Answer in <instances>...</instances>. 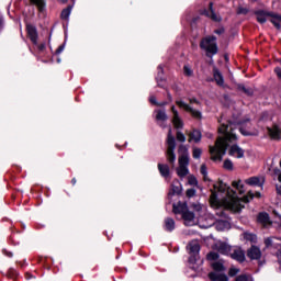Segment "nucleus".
Listing matches in <instances>:
<instances>
[{
  "instance_id": "4c0bfd02",
  "label": "nucleus",
  "mask_w": 281,
  "mask_h": 281,
  "mask_svg": "<svg viewBox=\"0 0 281 281\" xmlns=\"http://www.w3.org/2000/svg\"><path fill=\"white\" fill-rule=\"evenodd\" d=\"M201 175H203L204 180L207 179V167H205V165L201 166Z\"/></svg>"
},
{
  "instance_id": "7c9ffc66",
  "label": "nucleus",
  "mask_w": 281,
  "mask_h": 281,
  "mask_svg": "<svg viewBox=\"0 0 281 281\" xmlns=\"http://www.w3.org/2000/svg\"><path fill=\"white\" fill-rule=\"evenodd\" d=\"M70 14H71V7H68L61 11V19L67 21V19H69Z\"/></svg>"
},
{
  "instance_id": "0eeeda50",
  "label": "nucleus",
  "mask_w": 281,
  "mask_h": 281,
  "mask_svg": "<svg viewBox=\"0 0 281 281\" xmlns=\"http://www.w3.org/2000/svg\"><path fill=\"white\" fill-rule=\"evenodd\" d=\"M182 218H183L184 225H187V227H192V226L196 225V217L194 216V213H192L190 211L183 212Z\"/></svg>"
},
{
  "instance_id": "864d4df0",
  "label": "nucleus",
  "mask_w": 281,
  "mask_h": 281,
  "mask_svg": "<svg viewBox=\"0 0 281 281\" xmlns=\"http://www.w3.org/2000/svg\"><path fill=\"white\" fill-rule=\"evenodd\" d=\"M166 104H168V102H160V103H157V106H166Z\"/></svg>"
},
{
  "instance_id": "39448f33",
  "label": "nucleus",
  "mask_w": 281,
  "mask_h": 281,
  "mask_svg": "<svg viewBox=\"0 0 281 281\" xmlns=\"http://www.w3.org/2000/svg\"><path fill=\"white\" fill-rule=\"evenodd\" d=\"M175 148H177V143L175 142V136H172V128H169L167 136V159L169 164H175V161H177Z\"/></svg>"
},
{
  "instance_id": "7ed1b4c3",
  "label": "nucleus",
  "mask_w": 281,
  "mask_h": 281,
  "mask_svg": "<svg viewBox=\"0 0 281 281\" xmlns=\"http://www.w3.org/2000/svg\"><path fill=\"white\" fill-rule=\"evenodd\" d=\"M179 167L177 168V175L180 179H183L190 173V170L188 169V166L190 165V155H188V148L183 145L179 147Z\"/></svg>"
},
{
  "instance_id": "ddd939ff",
  "label": "nucleus",
  "mask_w": 281,
  "mask_h": 281,
  "mask_svg": "<svg viewBox=\"0 0 281 281\" xmlns=\"http://www.w3.org/2000/svg\"><path fill=\"white\" fill-rule=\"evenodd\" d=\"M188 249H189V254L191 256H198L199 251H201V245L199 244V240H192L189 245H188Z\"/></svg>"
},
{
  "instance_id": "9d476101",
  "label": "nucleus",
  "mask_w": 281,
  "mask_h": 281,
  "mask_svg": "<svg viewBox=\"0 0 281 281\" xmlns=\"http://www.w3.org/2000/svg\"><path fill=\"white\" fill-rule=\"evenodd\" d=\"M228 155H231V157H236V159H243V157H245V150L238 145H233L228 150Z\"/></svg>"
},
{
  "instance_id": "f704fd0d",
  "label": "nucleus",
  "mask_w": 281,
  "mask_h": 281,
  "mask_svg": "<svg viewBox=\"0 0 281 281\" xmlns=\"http://www.w3.org/2000/svg\"><path fill=\"white\" fill-rule=\"evenodd\" d=\"M224 168L225 170H234V162H232L229 159H226L224 161Z\"/></svg>"
},
{
  "instance_id": "052dcab7",
  "label": "nucleus",
  "mask_w": 281,
  "mask_h": 281,
  "mask_svg": "<svg viewBox=\"0 0 281 281\" xmlns=\"http://www.w3.org/2000/svg\"><path fill=\"white\" fill-rule=\"evenodd\" d=\"M194 260H195V259H194V258H192V257L189 259V261H191V262H194Z\"/></svg>"
},
{
  "instance_id": "f3484780",
  "label": "nucleus",
  "mask_w": 281,
  "mask_h": 281,
  "mask_svg": "<svg viewBox=\"0 0 281 281\" xmlns=\"http://www.w3.org/2000/svg\"><path fill=\"white\" fill-rule=\"evenodd\" d=\"M209 278L211 281H229V278H227L225 273L218 272L209 273Z\"/></svg>"
},
{
  "instance_id": "2eb2a0df",
  "label": "nucleus",
  "mask_w": 281,
  "mask_h": 281,
  "mask_svg": "<svg viewBox=\"0 0 281 281\" xmlns=\"http://www.w3.org/2000/svg\"><path fill=\"white\" fill-rule=\"evenodd\" d=\"M268 134L272 139H280L281 138V130L278 127V125H274L272 127H268Z\"/></svg>"
},
{
  "instance_id": "79ce46f5",
  "label": "nucleus",
  "mask_w": 281,
  "mask_h": 281,
  "mask_svg": "<svg viewBox=\"0 0 281 281\" xmlns=\"http://www.w3.org/2000/svg\"><path fill=\"white\" fill-rule=\"evenodd\" d=\"M183 70L186 76H192V68H190L189 66H184Z\"/></svg>"
},
{
  "instance_id": "473e14b6",
  "label": "nucleus",
  "mask_w": 281,
  "mask_h": 281,
  "mask_svg": "<svg viewBox=\"0 0 281 281\" xmlns=\"http://www.w3.org/2000/svg\"><path fill=\"white\" fill-rule=\"evenodd\" d=\"M239 91H243L244 93H246L247 95H251L254 93V90H251L250 88H246L243 85L238 86Z\"/></svg>"
},
{
  "instance_id": "9b49d317",
  "label": "nucleus",
  "mask_w": 281,
  "mask_h": 281,
  "mask_svg": "<svg viewBox=\"0 0 281 281\" xmlns=\"http://www.w3.org/2000/svg\"><path fill=\"white\" fill-rule=\"evenodd\" d=\"M248 186H257L258 188H262L265 186L263 177H251L246 180Z\"/></svg>"
},
{
  "instance_id": "a19ab883",
  "label": "nucleus",
  "mask_w": 281,
  "mask_h": 281,
  "mask_svg": "<svg viewBox=\"0 0 281 281\" xmlns=\"http://www.w3.org/2000/svg\"><path fill=\"white\" fill-rule=\"evenodd\" d=\"M207 259H209V260H218V254H216V252H210V254L207 255Z\"/></svg>"
},
{
  "instance_id": "6e6d98bb",
  "label": "nucleus",
  "mask_w": 281,
  "mask_h": 281,
  "mask_svg": "<svg viewBox=\"0 0 281 281\" xmlns=\"http://www.w3.org/2000/svg\"><path fill=\"white\" fill-rule=\"evenodd\" d=\"M3 27V20L0 19V30Z\"/></svg>"
},
{
  "instance_id": "6e6552de",
  "label": "nucleus",
  "mask_w": 281,
  "mask_h": 281,
  "mask_svg": "<svg viewBox=\"0 0 281 281\" xmlns=\"http://www.w3.org/2000/svg\"><path fill=\"white\" fill-rule=\"evenodd\" d=\"M247 256L250 258V260H260V258H262V251L258 246H251L247 250Z\"/></svg>"
},
{
  "instance_id": "20e7f679",
  "label": "nucleus",
  "mask_w": 281,
  "mask_h": 281,
  "mask_svg": "<svg viewBox=\"0 0 281 281\" xmlns=\"http://www.w3.org/2000/svg\"><path fill=\"white\" fill-rule=\"evenodd\" d=\"M176 104H178L180 109H184V111L190 113L195 120H201L202 114L201 110H199V108L201 106V102H199V100L190 99V104H187L183 101H177Z\"/></svg>"
},
{
  "instance_id": "49530a36",
  "label": "nucleus",
  "mask_w": 281,
  "mask_h": 281,
  "mask_svg": "<svg viewBox=\"0 0 281 281\" xmlns=\"http://www.w3.org/2000/svg\"><path fill=\"white\" fill-rule=\"evenodd\" d=\"M149 102H150L151 104H156V106H157V104H158L157 98H155L154 95H151V97L149 98Z\"/></svg>"
},
{
  "instance_id": "58836bf2",
  "label": "nucleus",
  "mask_w": 281,
  "mask_h": 281,
  "mask_svg": "<svg viewBox=\"0 0 281 281\" xmlns=\"http://www.w3.org/2000/svg\"><path fill=\"white\" fill-rule=\"evenodd\" d=\"M177 139L178 142H186V135L181 132H177Z\"/></svg>"
},
{
  "instance_id": "b1692460",
  "label": "nucleus",
  "mask_w": 281,
  "mask_h": 281,
  "mask_svg": "<svg viewBox=\"0 0 281 281\" xmlns=\"http://www.w3.org/2000/svg\"><path fill=\"white\" fill-rule=\"evenodd\" d=\"M213 76L216 85H218L220 87H223V85H225V80L223 79V75L221 74V71L215 69Z\"/></svg>"
},
{
  "instance_id": "5fc2aeb1",
  "label": "nucleus",
  "mask_w": 281,
  "mask_h": 281,
  "mask_svg": "<svg viewBox=\"0 0 281 281\" xmlns=\"http://www.w3.org/2000/svg\"><path fill=\"white\" fill-rule=\"evenodd\" d=\"M223 32H224L223 29H222V30H216V31H215V34H223Z\"/></svg>"
},
{
  "instance_id": "ea45409f",
  "label": "nucleus",
  "mask_w": 281,
  "mask_h": 281,
  "mask_svg": "<svg viewBox=\"0 0 281 281\" xmlns=\"http://www.w3.org/2000/svg\"><path fill=\"white\" fill-rule=\"evenodd\" d=\"M201 149L200 148H194L193 149V157L194 159H199L201 157Z\"/></svg>"
},
{
  "instance_id": "37998d69",
  "label": "nucleus",
  "mask_w": 281,
  "mask_h": 281,
  "mask_svg": "<svg viewBox=\"0 0 281 281\" xmlns=\"http://www.w3.org/2000/svg\"><path fill=\"white\" fill-rule=\"evenodd\" d=\"M190 186H196V178L194 176H189Z\"/></svg>"
},
{
  "instance_id": "f8f14e48",
  "label": "nucleus",
  "mask_w": 281,
  "mask_h": 281,
  "mask_svg": "<svg viewBox=\"0 0 281 281\" xmlns=\"http://www.w3.org/2000/svg\"><path fill=\"white\" fill-rule=\"evenodd\" d=\"M276 15H277L276 13H269V12H265V11H257L256 12L258 23H267V18L268 16H270V20H271Z\"/></svg>"
},
{
  "instance_id": "dca6fc26",
  "label": "nucleus",
  "mask_w": 281,
  "mask_h": 281,
  "mask_svg": "<svg viewBox=\"0 0 281 281\" xmlns=\"http://www.w3.org/2000/svg\"><path fill=\"white\" fill-rule=\"evenodd\" d=\"M26 30H27V34H29L32 43L36 44L38 41V33H36V27H34L32 25H27Z\"/></svg>"
},
{
  "instance_id": "680f3d73",
  "label": "nucleus",
  "mask_w": 281,
  "mask_h": 281,
  "mask_svg": "<svg viewBox=\"0 0 281 281\" xmlns=\"http://www.w3.org/2000/svg\"><path fill=\"white\" fill-rule=\"evenodd\" d=\"M173 212H175V214H177V212H178V211H177V207H175V206H173Z\"/></svg>"
},
{
  "instance_id": "4be33fe9",
  "label": "nucleus",
  "mask_w": 281,
  "mask_h": 281,
  "mask_svg": "<svg viewBox=\"0 0 281 281\" xmlns=\"http://www.w3.org/2000/svg\"><path fill=\"white\" fill-rule=\"evenodd\" d=\"M189 142L199 144V142H201V132H199V130H193L191 133H189Z\"/></svg>"
},
{
  "instance_id": "8fccbe9b",
  "label": "nucleus",
  "mask_w": 281,
  "mask_h": 281,
  "mask_svg": "<svg viewBox=\"0 0 281 281\" xmlns=\"http://www.w3.org/2000/svg\"><path fill=\"white\" fill-rule=\"evenodd\" d=\"M271 243H273L271 238H267L265 240V244H266L267 247H271Z\"/></svg>"
},
{
  "instance_id": "603ef678",
  "label": "nucleus",
  "mask_w": 281,
  "mask_h": 281,
  "mask_svg": "<svg viewBox=\"0 0 281 281\" xmlns=\"http://www.w3.org/2000/svg\"><path fill=\"white\" fill-rule=\"evenodd\" d=\"M277 194H280L281 196V186H277Z\"/></svg>"
},
{
  "instance_id": "c03bdc74",
  "label": "nucleus",
  "mask_w": 281,
  "mask_h": 281,
  "mask_svg": "<svg viewBox=\"0 0 281 281\" xmlns=\"http://www.w3.org/2000/svg\"><path fill=\"white\" fill-rule=\"evenodd\" d=\"M196 194V191L194 189H188L187 190V196L192 198Z\"/></svg>"
},
{
  "instance_id": "c9c22d12",
  "label": "nucleus",
  "mask_w": 281,
  "mask_h": 281,
  "mask_svg": "<svg viewBox=\"0 0 281 281\" xmlns=\"http://www.w3.org/2000/svg\"><path fill=\"white\" fill-rule=\"evenodd\" d=\"M233 188H236L237 190H239L240 194H243V181H234L233 182Z\"/></svg>"
},
{
  "instance_id": "a18cd8bd",
  "label": "nucleus",
  "mask_w": 281,
  "mask_h": 281,
  "mask_svg": "<svg viewBox=\"0 0 281 281\" xmlns=\"http://www.w3.org/2000/svg\"><path fill=\"white\" fill-rule=\"evenodd\" d=\"M248 195H249L250 199H254V196H257V199H260V196H262L260 192H256V193L254 194V193H251V191L248 192Z\"/></svg>"
},
{
  "instance_id": "f257e3e1",
  "label": "nucleus",
  "mask_w": 281,
  "mask_h": 281,
  "mask_svg": "<svg viewBox=\"0 0 281 281\" xmlns=\"http://www.w3.org/2000/svg\"><path fill=\"white\" fill-rule=\"evenodd\" d=\"M214 190L210 196V204L212 207H225L231 212H240L245 207V203H249V196L238 199L236 192L229 189L223 181L214 184Z\"/></svg>"
},
{
  "instance_id": "e2e57ef3",
  "label": "nucleus",
  "mask_w": 281,
  "mask_h": 281,
  "mask_svg": "<svg viewBox=\"0 0 281 281\" xmlns=\"http://www.w3.org/2000/svg\"><path fill=\"white\" fill-rule=\"evenodd\" d=\"M59 1H61V3H67V0H59Z\"/></svg>"
},
{
  "instance_id": "0e129e2a",
  "label": "nucleus",
  "mask_w": 281,
  "mask_h": 281,
  "mask_svg": "<svg viewBox=\"0 0 281 281\" xmlns=\"http://www.w3.org/2000/svg\"><path fill=\"white\" fill-rule=\"evenodd\" d=\"M207 137H212V134H209Z\"/></svg>"
},
{
  "instance_id": "a878e982",
  "label": "nucleus",
  "mask_w": 281,
  "mask_h": 281,
  "mask_svg": "<svg viewBox=\"0 0 281 281\" xmlns=\"http://www.w3.org/2000/svg\"><path fill=\"white\" fill-rule=\"evenodd\" d=\"M270 23L277 27V30H281V15H272Z\"/></svg>"
},
{
  "instance_id": "c85d7f7f",
  "label": "nucleus",
  "mask_w": 281,
  "mask_h": 281,
  "mask_svg": "<svg viewBox=\"0 0 281 281\" xmlns=\"http://www.w3.org/2000/svg\"><path fill=\"white\" fill-rule=\"evenodd\" d=\"M228 228H229L228 222L220 221L216 223V229H218V232H223V229H228Z\"/></svg>"
},
{
  "instance_id": "13d9d810",
  "label": "nucleus",
  "mask_w": 281,
  "mask_h": 281,
  "mask_svg": "<svg viewBox=\"0 0 281 281\" xmlns=\"http://www.w3.org/2000/svg\"><path fill=\"white\" fill-rule=\"evenodd\" d=\"M60 52H63V46H60L58 49H57V53L60 54Z\"/></svg>"
},
{
  "instance_id": "f03ea898",
  "label": "nucleus",
  "mask_w": 281,
  "mask_h": 281,
  "mask_svg": "<svg viewBox=\"0 0 281 281\" xmlns=\"http://www.w3.org/2000/svg\"><path fill=\"white\" fill-rule=\"evenodd\" d=\"M234 131H236V122L223 123L218 127V133L223 136L217 137L215 146H210L211 159L213 161H223V157L227 153V146L238 139Z\"/></svg>"
},
{
  "instance_id": "72a5a7b5",
  "label": "nucleus",
  "mask_w": 281,
  "mask_h": 281,
  "mask_svg": "<svg viewBox=\"0 0 281 281\" xmlns=\"http://www.w3.org/2000/svg\"><path fill=\"white\" fill-rule=\"evenodd\" d=\"M235 281H254V279H251V276L240 274L236 278Z\"/></svg>"
},
{
  "instance_id": "a211bd4d",
  "label": "nucleus",
  "mask_w": 281,
  "mask_h": 281,
  "mask_svg": "<svg viewBox=\"0 0 281 281\" xmlns=\"http://www.w3.org/2000/svg\"><path fill=\"white\" fill-rule=\"evenodd\" d=\"M258 223L263 225V227H269V225H271V220L269 218V214L260 213L258 215Z\"/></svg>"
},
{
  "instance_id": "4468645a",
  "label": "nucleus",
  "mask_w": 281,
  "mask_h": 281,
  "mask_svg": "<svg viewBox=\"0 0 281 281\" xmlns=\"http://www.w3.org/2000/svg\"><path fill=\"white\" fill-rule=\"evenodd\" d=\"M215 249L220 252L223 254L224 256H227V254H229V251H232V247H229V245L223 243V241H217L215 244Z\"/></svg>"
},
{
  "instance_id": "3c124183",
  "label": "nucleus",
  "mask_w": 281,
  "mask_h": 281,
  "mask_svg": "<svg viewBox=\"0 0 281 281\" xmlns=\"http://www.w3.org/2000/svg\"><path fill=\"white\" fill-rule=\"evenodd\" d=\"M238 14H247V9L239 8Z\"/></svg>"
},
{
  "instance_id": "5701e85b",
  "label": "nucleus",
  "mask_w": 281,
  "mask_h": 281,
  "mask_svg": "<svg viewBox=\"0 0 281 281\" xmlns=\"http://www.w3.org/2000/svg\"><path fill=\"white\" fill-rule=\"evenodd\" d=\"M155 113L157 122H167L168 114L166 113V110H156Z\"/></svg>"
},
{
  "instance_id": "423d86ee",
  "label": "nucleus",
  "mask_w": 281,
  "mask_h": 281,
  "mask_svg": "<svg viewBox=\"0 0 281 281\" xmlns=\"http://www.w3.org/2000/svg\"><path fill=\"white\" fill-rule=\"evenodd\" d=\"M201 49H205L207 54L215 55L218 53V47L216 46V37H205L200 44Z\"/></svg>"
},
{
  "instance_id": "6ab92c4d",
  "label": "nucleus",
  "mask_w": 281,
  "mask_h": 281,
  "mask_svg": "<svg viewBox=\"0 0 281 281\" xmlns=\"http://www.w3.org/2000/svg\"><path fill=\"white\" fill-rule=\"evenodd\" d=\"M231 258H233V260H237V262H245V251L236 249L231 255Z\"/></svg>"
},
{
  "instance_id": "cd10ccee",
  "label": "nucleus",
  "mask_w": 281,
  "mask_h": 281,
  "mask_svg": "<svg viewBox=\"0 0 281 281\" xmlns=\"http://www.w3.org/2000/svg\"><path fill=\"white\" fill-rule=\"evenodd\" d=\"M171 192H172V194L181 193V184L179 183V180H176V184H175V182L171 184Z\"/></svg>"
},
{
  "instance_id": "4d7b16f0",
  "label": "nucleus",
  "mask_w": 281,
  "mask_h": 281,
  "mask_svg": "<svg viewBox=\"0 0 281 281\" xmlns=\"http://www.w3.org/2000/svg\"><path fill=\"white\" fill-rule=\"evenodd\" d=\"M158 69L160 71V74H164V67L159 66Z\"/></svg>"
},
{
  "instance_id": "de8ad7c7",
  "label": "nucleus",
  "mask_w": 281,
  "mask_h": 281,
  "mask_svg": "<svg viewBox=\"0 0 281 281\" xmlns=\"http://www.w3.org/2000/svg\"><path fill=\"white\" fill-rule=\"evenodd\" d=\"M239 131H240L241 135H245V136L252 135L250 132L245 131L243 127H241V128H239Z\"/></svg>"
},
{
  "instance_id": "bb28decb",
  "label": "nucleus",
  "mask_w": 281,
  "mask_h": 281,
  "mask_svg": "<svg viewBox=\"0 0 281 281\" xmlns=\"http://www.w3.org/2000/svg\"><path fill=\"white\" fill-rule=\"evenodd\" d=\"M31 3H33V5H36L40 12H43V10H45V0H31Z\"/></svg>"
},
{
  "instance_id": "393cba45",
  "label": "nucleus",
  "mask_w": 281,
  "mask_h": 281,
  "mask_svg": "<svg viewBox=\"0 0 281 281\" xmlns=\"http://www.w3.org/2000/svg\"><path fill=\"white\" fill-rule=\"evenodd\" d=\"M165 229L167 232H172L175 229V220L167 217L165 220Z\"/></svg>"
},
{
  "instance_id": "1a4fd4ad",
  "label": "nucleus",
  "mask_w": 281,
  "mask_h": 281,
  "mask_svg": "<svg viewBox=\"0 0 281 281\" xmlns=\"http://www.w3.org/2000/svg\"><path fill=\"white\" fill-rule=\"evenodd\" d=\"M171 113L173 114L172 124L175 128H183V121L181 120V116H179V111H177L175 105L171 106Z\"/></svg>"
},
{
  "instance_id": "69168bd1",
  "label": "nucleus",
  "mask_w": 281,
  "mask_h": 281,
  "mask_svg": "<svg viewBox=\"0 0 281 281\" xmlns=\"http://www.w3.org/2000/svg\"><path fill=\"white\" fill-rule=\"evenodd\" d=\"M237 124H243V122H237Z\"/></svg>"
},
{
  "instance_id": "c756f323",
  "label": "nucleus",
  "mask_w": 281,
  "mask_h": 281,
  "mask_svg": "<svg viewBox=\"0 0 281 281\" xmlns=\"http://www.w3.org/2000/svg\"><path fill=\"white\" fill-rule=\"evenodd\" d=\"M212 268L214 271H225V266H223V262L221 261L213 262Z\"/></svg>"
},
{
  "instance_id": "e433bc0d",
  "label": "nucleus",
  "mask_w": 281,
  "mask_h": 281,
  "mask_svg": "<svg viewBox=\"0 0 281 281\" xmlns=\"http://www.w3.org/2000/svg\"><path fill=\"white\" fill-rule=\"evenodd\" d=\"M237 273H240V270L238 268H231L228 271V276L231 278H234V276H237Z\"/></svg>"
},
{
  "instance_id": "bf43d9fd",
  "label": "nucleus",
  "mask_w": 281,
  "mask_h": 281,
  "mask_svg": "<svg viewBox=\"0 0 281 281\" xmlns=\"http://www.w3.org/2000/svg\"><path fill=\"white\" fill-rule=\"evenodd\" d=\"M71 181H72V186H76V178H74Z\"/></svg>"
},
{
  "instance_id": "2f4dec72",
  "label": "nucleus",
  "mask_w": 281,
  "mask_h": 281,
  "mask_svg": "<svg viewBox=\"0 0 281 281\" xmlns=\"http://www.w3.org/2000/svg\"><path fill=\"white\" fill-rule=\"evenodd\" d=\"M239 91H243L244 93H246L247 95H251L254 93V90H251L250 88H246L243 85L238 86Z\"/></svg>"
},
{
  "instance_id": "412c9836",
  "label": "nucleus",
  "mask_w": 281,
  "mask_h": 281,
  "mask_svg": "<svg viewBox=\"0 0 281 281\" xmlns=\"http://www.w3.org/2000/svg\"><path fill=\"white\" fill-rule=\"evenodd\" d=\"M213 5L214 3L210 2V10L204 11V14L210 19H212L213 21H221V16L216 15V13L214 12Z\"/></svg>"
},
{
  "instance_id": "09e8293b",
  "label": "nucleus",
  "mask_w": 281,
  "mask_h": 281,
  "mask_svg": "<svg viewBox=\"0 0 281 281\" xmlns=\"http://www.w3.org/2000/svg\"><path fill=\"white\" fill-rule=\"evenodd\" d=\"M274 72L277 74L278 78L281 79V68L280 67H276L274 68Z\"/></svg>"
},
{
  "instance_id": "aec40b11",
  "label": "nucleus",
  "mask_w": 281,
  "mask_h": 281,
  "mask_svg": "<svg viewBox=\"0 0 281 281\" xmlns=\"http://www.w3.org/2000/svg\"><path fill=\"white\" fill-rule=\"evenodd\" d=\"M158 170L164 179H168L170 177V167H168V165L158 164Z\"/></svg>"
}]
</instances>
